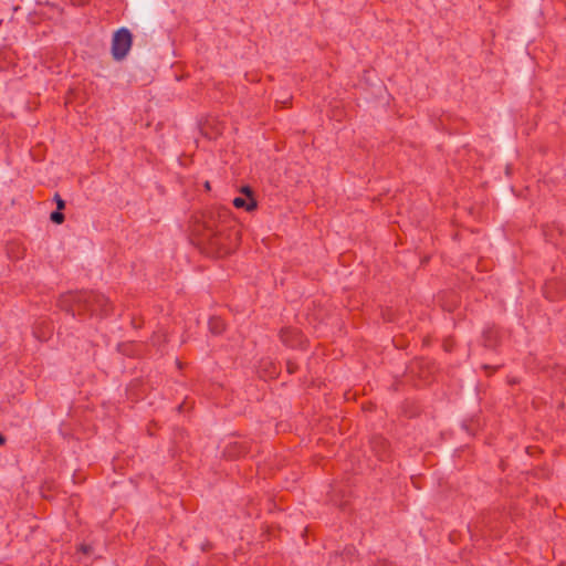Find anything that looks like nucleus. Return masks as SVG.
Instances as JSON below:
<instances>
[{
  "instance_id": "obj_5",
  "label": "nucleus",
  "mask_w": 566,
  "mask_h": 566,
  "mask_svg": "<svg viewBox=\"0 0 566 566\" xmlns=\"http://www.w3.org/2000/svg\"><path fill=\"white\" fill-rule=\"evenodd\" d=\"M241 192L245 195V197H237L233 199L232 203L235 208H242L247 211H252L256 208V201L253 198V192L250 187H242Z\"/></svg>"
},
{
  "instance_id": "obj_14",
  "label": "nucleus",
  "mask_w": 566,
  "mask_h": 566,
  "mask_svg": "<svg viewBox=\"0 0 566 566\" xmlns=\"http://www.w3.org/2000/svg\"><path fill=\"white\" fill-rule=\"evenodd\" d=\"M4 442H6V438L2 434H0V446L4 444Z\"/></svg>"
},
{
  "instance_id": "obj_15",
  "label": "nucleus",
  "mask_w": 566,
  "mask_h": 566,
  "mask_svg": "<svg viewBox=\"0 0 566 566\" xmlns=\"http://www.w3.org/2000/svg\"><path fill=\"white\" fill-rule=\"evenodd\" d=\"M81 549L86 554L88 552L86 546H82Z\"/></svg>"
},
{
  "instance_id": "obj_11",
  "label": "nucleus",
  "mask_w": 566,
  "mask_h": 566,
  "mask_svg": "<svg viewBox=\"0 0 566 566\" xmlns=\"http://www.w3.org/2000/svg\"><path fill=\"white\" fill-rule=\"evenodd\" d=\"M54 200L56 202L57 210H63L65 208V201L61 198L59 193H55Z\"/></svg>"
},
{
  "instance_id": "obj_16",
  "label": "nucleus",
  "mask_w": 566,
  "mask_h": 566,
  "mask_svg": "<svg viewBox=\"0 0 566 566\" xmlns=\"http://www.w3.org/2000/svg\"><path fill=\"white\" fill-rule=\"evenodd\" d=\"M338 558H340V556L338 554H335L334 559L337 560Z\"/></svg>"
},
{
  "instance_id": "obj_9",
  "label": "nucleus",
  "mask_w": 566,
  "mask_h": 566,
  "mask_svg": "<svg viewBox=\"0 0 566 566\" xmlns=\"http://www.w3.org/2000/svg\"><path fill=\"white\" fill-rule=\"evenodd\" d=\"M261 366L265 367V374L263 375V377L273 378L277 374L275 365L268 359L261 360Z\"/></svg>"
},
{
  "instance_id": "obj_6",
  "label": "nucleus",
  "mask_w": 566,
  "mask_h": 566,
  "mask_svg": "<svg viewBox=\"0 0 566 566\" xmlns=\"http://www.w3.org/2000/svg\"><path fill=\"white\" fill-rule=\"evenodd\" d=\"M370 447L373 452L379 460H386L387 458H389L390 446L389 442L384 437L375 436L370 440Z\"/></svg>"
},
{
  "instance_id": "obj_4",
  "label": "nucleus",
  "mask_w": 566,
  "mask_h": 566,
  "mask_svg": "<svg viewBox=\"0 0 566 566\" xmlns=\"http://www.w3.org/2000/svg\"><path fill=\"white\" fill-rule=\"evenodd\" d=\"M280 338L282 343L291 348H303L306 339L304 335L297 328L284 327L280 332Z\"/></svg>"
},
{
  "instance_id": "obj_2",
  "label": "nucleus",
  "mask_w": 566,
  "mask_h": 566,
  "mask_svg": "<svg viewBox=\"0 0 566 566\" xmlns=\"http://www.w3.org/2000/svg\"><path fill=\"white\" fill-rule=\"evenodd\" d=\"M57 305L73 317L85 314L106 316L113 311L109 300L94 291L64 293L60 296Z\"/></svg>"
},
{
  "instance_id": "obj_3",
  "label": "nucleus",
  "mask_w": 566,
  "mask_h": 566,
  "mask_svg": "<svg viewBox=\"0 0 566 566\" xmlns=\"http://www.w3.org/2000/svg\"><path fill=\"white\" fill-rule=\"evenodd\" d=\"M133 35L127 28L118 29L112 39V56L115 61L124 60L130 51Z\"/></svg>"
},
{
  "instance_id": "obj_1",
  "label": "nucleus",
  "mask_w": 566,
  "mask_h": 566,
  "mask_svg": "<svg viewBox=\"0 0 566 566\" xmlns=\"http://www.w3.org/2000/svg\"><path fill=\"white\" fill-rule=\"evenodd\" d=\"M190 232L197 247L217 258L232 253L241 239L240 224L224 207L209 208L196 216Z\"/></svg>"
},
{
  "instance_id": "obj_13",
  "label": "nucleus",
  "mask_w": 566,
  "mask_h": 566,
  "mask_svg": "<svg viewBox=\"0 0 566 566\" xmlns=\"http://www.w3.org/2000/svg\"><path fill=\"white\" fill-rule=\"evenodd\" d=\"M71 1L75 6H83L86 3L87 0H71Z\"/></svg>"
},
{
  "instance_id": "obj_10",
  "label": "nucleus",
  "mask_w": 566,
  "mask_h": 566,
  "mask_svg": "<svg viewBox=\"0 0 566 566\" xmlns=\"http://www.w3.org/2000/svg\"><path fill=\"white\" fill-rule=\"evenodd\" d=\"M50 219L53 223L61 224L63 223L65 217L62 213V210H56L51 213Z\"/></svg>"
},
{
  "instance_id": "obj_12",
  "label": "nucleus",
  "mask_w": 566,
  "mask_h": 566,
  "mask_svg": "<svg viewBox=\"0 0 566 566\" xmlns=\"http://www.w3.org/2000/svg\"><path fill=\"white\" fill-rule=\"evenodd\" d=\"M286 368H287V371H289L290 374H293V373H295V370H296L297 366H296L293 361L289 360V361L286 363Z\"/></svg>"
},
{
  "instance_id": "obj_8",
  "label": "nucleus",
  "mask_w": 566,
  "mask_h": 566,
  "mask_svg": "<svg viewBox=\"0 0 566 566\" xmlns=\"http://www.w3.org/2000/svg\"><path fill=\"white\" fill-rule=\"evenodd\" d=\"M226 328L224 321L220 317H211L209 319V329L212 334L219 335L221 334Z\"/></svg>"
},
{
  "instance_id": "obj_7",
  "label": "nucleus",
  "mask_w": 566,
  "mask_h": 566,
  "mask_svg": "<svg viewBox=\"0 0 566 566\" xmlns=\"http://www.w3.org/2000/svg\"><path fill=\"white\" fill-rule=\"evenodd\" d=\"M248 453V447L244 442L233 441L226 446L223 455L228 459H238Z\"/></svg>"
}]
</instances>
